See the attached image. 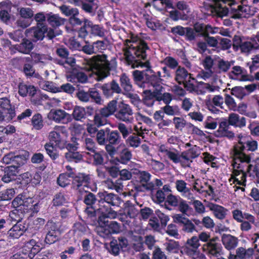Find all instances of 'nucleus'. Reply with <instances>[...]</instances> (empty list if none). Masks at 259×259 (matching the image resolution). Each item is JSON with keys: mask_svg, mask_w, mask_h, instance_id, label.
I'll return each instance as SVG.
<instances>
[{"mask_svg": "<svg viewBox=\"0 0 259 259\" xmlns=\"http://www.w3.org/2000/svg\"><path fill=\"white\" fill-rule=\"evenodd\" d=\"M134 174L138 175V178L141 184H147L151 182H149L151 175L148 171L144 170H140L138 169H132Z\"/></svg>", "mask_w": 259, "mask_h": 259, "instance_id": "nucleus-57", "label": "nucleus"}, {"mask_svg": "<svg viewBox=\"0 0 259 259\" xmlns=\"http://www.w3.org/2000/svg\"><path fill=\"white\" fill-rule=\"evenodd\" d=\"M215 3V11L218 14V16L220 17H223L224 16H227L229 14V9L227 7L223 8L221 4H219V2H223L224 4H228L231 8L233 5H235L237 4L236 0H216Z\"/></svg>", "mask_w": 259, "mask_h": 259, "instance_id": "nucleus-36", "label": "nucleus"}, {"mask_svg": "<svg viewBox=\"0 0 259 259\" xmlns=\"http://www.w3.org/2000/svg\"><path fill=\"white\" fill-rule=\"evenodd\" d=\"M113 106L111 104L95 110L93 122L97 126H102L107 123V118L113 115Z\"/></svg>", "mask_w": 259, "mask_h": 259, "instance_id": "nucleus-18", "label": "nucleus"}, {"mask_svg": "<svg viewBox=\"0 0 259 259\" xmlns=\"http://www.w3.org/2000/svg\"><path fill=\"white\" fill-rule=\"evenodd\" d=\"M179 198L173 195L170 193L167 195L166 199L163 204H161V206H164V207L168 210H170L171 208L168 207V205L173 207H176L179 204Z\"/></svg>", "mask_w": 259, "mask_h": 259, "instance_id": "nucleus-63", "label": "nucleus"}, {"mask_svg": "<svg viewBox=\"0 0 259 259\" xmlns=\"http://www.w3.org/2000/svg\"><path fill=\"white\" fill-rule=\"evenodd\" d=\"M128 245L127 239L123 236H120L117 239H113L107 248L108 252L114 256H117L121 251H124Z\"/></svg>", "mask_w": 259, "mask_h": 259, "instance_id": "nucleus-21", "label": "nucleus"}, {"mask_svg": "<svg viewBox=\"0 0 259 259\" xmlns=\"http://www.w3.org/2000/svg\"><path fill=\"white\" fill-rule=\"evenodd\" d=\"M31 124L35 130H40L44 127V120L41 114L35 113L31 119Z\"/></svg>", "mask_w": 259, "mask_h": 259, "instance_id": "nucleus-58", "label": "nucleus"}, {"mask_svg": "<svg viewBox=\"0 0 259 259\" xmlns=\"http://www.w3.org/2000/svg\"><path fill=\"white\" fill-rule=\"evenodd\" d=\"M164 158L174 163H180L182 166V160L181 158V153L175 148H168L165 145H161L158 149Z\"/></svg>", "mask_w": 259, "mask_h": 259, "instance_id": "nucleus-23", "label": "nucleus"}, {"mask_svg": "<svg viewBox=\"0 0 259 259\" xmlns=\"http://www.w3.org/2000/svg\"><path fill=\"white\" fill-rule=\"evenodd\" d=\"M97 197L99 205L103 209L104 211H106L108 208L112 210L111 206H118L120 200L118 195L105 191L99 192Z\"/></svg>", "mask_w": 259, "mask_h": 259, "instance_id": "nucleus-12", "label": "nucleus"}, {"mask_svg": "<svg viewBox=\"0 0 259 259\" xmlns=\"http://www.w3.org/2000/svg\"><path fill=\"white\" fill-rule=\"evenodd\" d=\"M40 246L34 239H30L26 242L22 247L21 252L25 256H27L30 259L40 251Z\"/></svg>", "mask_w": 259, "mask_h": 259, "instance_id": "nucleus-26", "label": "nucleus"}, {"mask_svg": "<svg viewBox=\"0 0 259 259\" xmlns=\"http://www.w3.org/2000/svg\"><path fill=\"white\" fill-rule=\"evenodd\" d=\"M170 192H171V190L169 186L165 185L162 189L158 190L155 194L153 195L152 199L158 204L164 203Z\"/></svg>", "mask_w": 259, "mask_h": 259, "instance_id": "nucleus-38", "label": "nucleus"}, {"mask_svg": "<svg viewBox=\"0 0 259 259\" xmlns=\"http://www.w3.org/2000/svg\"><path fill=\"white\" fill-rule=\"evenodd\" d=\"M85 194L83 197V202L87 205L84 210V212L87 217V219L95 222L97 220V217L103 213L104 210L100 206L98 202V198L94 193L84 191Z\"/></svg>", "mask_w": 259, "mask_h": 259, "instance_id": "nucleus-7", "label": "nucleus"}, {"mask_svg": "<svg viewBox=\"0 0 259 259\" xmlns=\"http://www.w3.org/2000/svg\"><path fill=\"white\" fill-rule=\"evenodd\" d=\"M173 219L174 222L178 225L181 231L186 233H191L196 231L194 223L184 215L177 214L174 216Z\"/></svg>", "mask_w": 259, "mask_h": 259, "instance_id": "nucleus-22", "label": "nucleus"}, {"mask_svg": "<svg viewBox=\"0 0 259 259\" xmlns=\"http://www.w3.org/2000/svg\"><path fill=\"white\" fill-rule=\"evenodd\" d=\"M193 29L196 33H198L197 36L199 37H203V34L204 33H210L211 34L215 33L213 28L209 24L205 25L203 23L197 22L194 24Z\"/></svg>", "mask_w": 259, "mask_h": 259, "instance_id": "nucleus-43", "label": "nucleus"}, {"mask_svg": "<svg viewBox=\"0 0 259 259\" xmlns=\"http://www.w3.org/2000/svg\"><path fill=\"white\" fill-rule=\"evenodd\" d=\"M44 230L46 233L45 241L47 244H52L58 240L61 233L59 223L49 220L45 225Z\"/></svg>", "mask_w": 259, "mask_h": 259, "instance_id": "nucleus-13", "label": "nucleus"}, {"mask_svg": "<svg viewBox=\"0 0 259 259\" xmlns=\"http://www.w3.org/2000/svg\"><path fill=\"white\" fill-rule=\"evenodd\" d=\"M105 184L108 189L115 190L117 192L122 190L123 185L121 181L119 179L114 181L111 179H108L105 181Z\"/></svg>", "mask_w": 259, "mask_h": 259, "instance_id": "nucleus-60", "label": "nucleus"}, {"mask_svg": "<svg viewBox=\"0 0 259 259\" xmlns=\"http://www.w3.org/2000/svg\"><path fill=\"white\" fill-rule=\"evenodd\" d=\"M248 8L246 5H239L237 8H231L229 17L234 19H239L243 17V14H248Z\"/></svg>", "mask_w": 259, "mask_h": 259, "instance_id": "nucleus-47", "label": "nucleus"}, {"mask_svg": "<svg viewBox=\"0 0 259 259\" xmlns=\"http://www.w3.org/2000/svg\"><path fill=\"white\" fill-rule=\"evenodd\" d=\"M47 20L48 23L53 27H57L64 24L65 19L62 18L58 14L52 12L47 14Z\"/></svg>", "mask_w": 259, "mask_h": 259, "instance_id": "nucleus-46", "label": "nucleus"}, {"mask_svg": "<svg viewBox=\"0 0 259 259\" xmlns=\"http://www.w3.org/2000/svg\"><path fill=\"white\" fill-rule=\"evenodd\" d=\"M222 241L227 249L231 250L237 247L238 239L231 234H224L222 237Z\"/></svg>", "mask_w": 259, "mask_h": 259, "instance_id": "nucleus-41", "label": "nucleus"}, {"mask_svg": "<svg viewBox=\"0 0 259 259\" xmlns=\"http://www.w3.org/2000/svg\"><path fill=\"white\" fill-rule=\"evenodd\" d=\"M132 187V188L131 190L128 189V194L130 196L136 197L139 192L153 190L155 189V186L153 183H150L147 184H134Z\"/></svg>", "mask_w": 259, "mask_h": 259, "instance_id": "nucleus-34", "label": "nucleus"}, {"mask_svg": "<svg viewBox=\"0 0 259 259\" xmlns=\"http://www.w3.org/2000/svg\"><path fill=\"white\" fill-rule=\"evenodd\" d=\"M15 208V209L10 212L9 218L7 219V220H10V225L12 223L20 224L24 217V213L23 211H21L19 208Z\"/></svg>", "mask_w": 259, "mask_h": 259, "instance_id": "nucleus-49", "label": "nucleus"}, {"mask_svg": "<svg viewBox=\"0 0 259 259\" xmlns=\"http://www.w3.org/2000/svg\"><path fill=\"white\" fill-rule=\"evenodd\" d=\"M69 176L72 179V185L74 189L80 193L84 187L89 188L91 183V176L84 172H69Z\"/></svg>", "mask_w": 259, "mask_h": 259, "instance_id": "nucleus-14", "label": "nucleus"}, {"mask_svg": "<svg viewBox=\"0 0 259 259\" xmlns=\"http://www.w3.org/2000/svg\"><path fill=\"white\" fill-rule=\"evenodd\" d=\"M17 88L20 96L23 98L28 96L31 99V102L35 105H41L42 100L48 98L47 95L37 93L36 88L33 85L27 84L22 80L18 82Z\"/></svg>", "mask_w": 259, "mask_h": 259, "instance_id": "nucleus-8", "label": "nucleus"}, {"mask_svg": "<svg viewBox=\"0 0 259 259\" xmlns=\"http://www.w3.org/2000/svg\"><path fill=\"white\" fill-rule=\"evenodd\" d=\"M202 250L210 257H218L223 254V247L218 237L210 239L203 245Z\"/></svg>", "mask_w": 259, "mask_h": 259, "instance_id": "nucleus-17", "label": "nucleus"}, {"mask_svg": "<svg viewBox=\"0 0 259 259\" xmlns=\"http://www.w3.org/2000/svg\"><path fill=\"white\" fill-rule=\"evenodd\" d=\"M131 151L127 148H123L116 156V160L122 163H127L132 158Z\"/></svg>", "mask_w": 259, "mask_h": 259, "instance_id": "nucleus-51", "label": "nucleus"}, {"mask_svg": "<svg viewBox=\"0 0 259 259\" xmlns=\"http://www.w3.org/2000/svg\"><path fill=\"white\" fill-rule=\"evenodd\" d=\"M117 215L116 212L110 208H107L106 211L103 212L97 217V221L99 226L97 228L98 234L103 237H109L112 234H118L121 231L120 224L116 221H106L108 218H115Z\"/></svg>", "mask_w": 259, "mask_h": 259, "instance_id": "nucleus-3", "label": "nucleus"}, {"mask_svg": "<svg viewBox=\"0 0 259 259\" xmlns=\"http://www.w3.org/2000/svg\"><path fill=\"white\" fill-rule=\"evenodd\" d=\"M98 0H83L81 8L86 13L93 16L99 8Z\"/></svg>", "mask_w": 259, "mask_h": 259, "instance_id": "nucleus-35", "label": "nucleus"}, {"mask_svg": "<svg viewBox=\"0 0 259 259\" xmlns=\"http://www.w3.org/2000/svg\"><path fill=\"white\" fill-rule=\"evenodd\" d=\"M96 139L99 144L105 145V149L110 156H114L117 153L114 146L118 145L121 141L118 131L108 127L100 130L97 134Z\"/></svg>", "mask_w": 259, "mask_h": 259, "instance_id": "nucleus-5", "label": "nucleus"}, {"mask_svg": "<svg viewBox=\"0 0 259 259\" xmlns=\"http://www.w3.org/2000/svg\"><path fill=\"white\" fill-rule=\"evenodd\" d=\"M108 104H111L113 105V109L114 108L113 114H114L117 119L129 122L133 120V109L128 104L123 102H120L117 104L116 100L110 101Z\"/></svg>", "mask_w": 259, "mask_h": 259, "instance_id": "nucleus-10", "label": "nucleus"}, {"mask_svg": "<svg viewBox=\"0 0 259 259\" xmlns=\"http://www.w3.org/2000/svg\"><path fill=\"white\" fill-rule=\"evenodd\" d=\"M90 65L99 79L101 80L109 76L111 70L116 68V59L112 57L110 60H108L106 55H98L91 59Z\"/></svg>", "mask_w": 259, "mask_h": 259, "instance_id": "nucleus-4", "label": "nucleus"}, {"mask_svg": "<svg viewBox=\"0 0 259 259\" xmlns=\"http://www.w3.org/2000/svg\"><path fill=\"white\" fill-rule=\"evenodd\" d=\"M175 80L179 84L183 85L188 91L192 92L195 89L194 82L196 79L192 76V74L189 73L183 67L179 66L177 68Z\"/></svg>", "mask_w": 259, "mask_h": 259, "instance_id": "nucleus-11", "label": "nucleus"}, {"mask_svg": "<svg viewBox=\"0 0 259 259\" xmlns=\"http://www.w3.org/2000/svg\"><path fill=\"white\" fill-rule=\"evenodd\" d=\"M200 245L198 237L194 236L187 240L185 246L183 248V251L185 254L194 259L202 258L204 255L198 250Z\"/></svg>", "mask_w": 259, "mask_h": 259, "instance_id": "nucleus-19", "label": "nucleus"}, {"mask_svg": "<svg viewBox=\"0 0 259 259\" xmlns=\"http://www.w3.org/2000/svg\"><path fill=\"white\" fill-rule=\"evenodd\" d=\"M100 89L102 91L104 96L106 98L112 97L114 94H119L122 93L121 87L114 79L107 83H104L100 87Z\"/></svg>", "mask_w": 259, "mask_h": 259, "instance_id": "nucleus-25", "label": "nucleus"}, {"mask_svg": "<svg viewBox=\"0 0 259 259\" xmlns=\"http://www.w3.org/2000/svg\"><path fill=\"white\" fill-rule=\"evenodd\" d=\"M13 5L10 1H6L1 3L0 20L4 23L10 21L12 15V8Z\"/></svg>", "mask_w": 259, "mask_h": 259, "instance_id": "nucleus-29", "label": "nucleus"}, {"mask_svg": "<svg viewBox=\"0 0 259 259\" xmlns=\"http://www.w3.org/2000/svg\"><path fill=\"white\" fill-rule=\"evenodd\" d=\"M87 226L85 224L80 222H76L74 224L72 232V235L75 239H79L87 232Z\"/></svg>", "mask_w": 259, "mask_h": 259, "instance_id": "nucleus-45", "label": "nucleus"}, {"mask_svg": "<svg viewBox=\"0 0 259 259\" xmlns=\"http://www.w3.org/2000/svg\"><path fill=\"white\" fill-rule=\"evenodd\" d=\"M164 114L169 116L179 115L181 114L180 109L178 105L170 106L165 105L161 108Z\"/></svg>", "mask_w": 259, "mask_h": 259, "instance_id": "nucleus-62", "label": "nucleus"}, {"mask_svg": "<svg viewBox=\"0 0 259 259\" xmlns=\"http://www.w3.org/2000/svg\"><path fill=\"white\" fill-rule=\"evenodd\" d=\"M169 220V218L167 215L157 209L155 211L154 215L150 219L149 225L153 230H158L160 228L165 227Z\"/></svg>", "mask_w": 259, "mask_h": 259, "instance_id": "nucleus-20", "label": "nucleus"}, {"mask_svg": "<svg viewBox=\"0 0 259 259\" xmlns=\"http://www.w3.org/2000/svg\"><path fill=\"white\" fill-rule=\"evenodd\" d=\"M3 161L7 164L23 165L25 163L26 159L23 155H16L14 153L10 152L4 156Z\"/></svg>", "mask_w": 259, "mask_h": 259, "instance_id": "nucleus-33", "label": "nucleus"}, {"mask_svg": "<svg viewBox=\"0 0 259 259\" xmlns=\"http://www.w3.org/2000/svg\"><path fill=\"white\" fill-rule=\"evenodd\" d=\"M208 207L214 216L220 220L225 219L229 211L227 208L224 206L212 203H210Z\"/></svg>", "mask_w": 259, "mask_h": 259, "instance_id": "nucleus-37", "label": "nucleus"}, {"mask_svg": "<svg viewBox=\"0 0 259 259\" xmlns=\"http://www.w3.org/2000/svg\"><path fill=\"white\" fill-rule=\"evenodd\" d=\"M32 30L33 40L36 42L44 39L48 30V26H36Z\"/></svg>", "mask_w": 259, "mask_h": 259, "instance_id": "nucleus-52", "label": "nucleus"}, {"mask_svg": "<svg viewBox=\"0 0 259 259\" xmlns=\"http://www.w3.org/2000/svg\"><path fill=\"white\" fill-rule=\"evenodd\" d=\"M158 90L146 89L143 92L142 96L143 103L148 107H151L155 101H157Z\"/></svg>", "mask_w": 259, "mask_h": 259, "instance_id": "nucleus-32", "label": "nucleus"}, {"mask_svg": "<svg viewBox=\"0 0 259 259\" xmlns=\"http://www.w3.org/2000/svg\"><path fill=\"white\" fill-rule=\"evenodd\" d=\"M85 109L83 107L76 106L73 111L72 116L75 120H81L85 118Z\"/></svg>", "mask_w": 259, "mask_h": 259, "instance_id": "nucleus-64", "label": "nucleus"}, {"mask_svg": "<svg viewBox=\"0 0 259 259\" xmlns=\"http://www.w3.org/2000/svg\"><path fill=\"white\" fill-rule=\"evenodd\" d=\"M16 109L10 96L0 98V122L12 121L16 116Z\"/></svg>", "mask_w": 259, "mask_h": 259, "instance_id": "nucleus-9", "label": "nucleus"}, {"mask_svg": "<svg viewBox=\"0 0 259 259\" xmlns=\"http://www.w3.org/2000/svg\"><path fill=\"white\" fill-rule=\"evenodd\" d=\"M45 223V219L41 218H36L28 224L26 227V233L32 236L36 235L43 228Z\"/></svg>", "mask_w": 259, "mask_h": 259, "instance_id": "nucleus-28", "label": "nucleus"}, {"mask_svg": "<svg viewBox=\"0 0 259 259\" xmlns=\"http://www.w3.org/2000/svg\"><path fill=\"white\" fill-rule=\"evenodd\" d=\"M65 157L67 161L70 162L79 163L83 160L82 155L77 151L65 153Z\"/></svg>", "mask_w": 259, "mask_h": 259, "instance_id": "nucleus-59", "label": "nucleus"}, {"mask_svg": "<svg viewBox=\"0 0 259 259\" xmlns=\"http://www.w3.org/2000/svg\"><path fill=\"white\" fill-rule=\"evenodd\" d=\"M120 84L125 94H131L134 90L129 77L125 73H122L120 76Z\"/></svg>", "mask_w": 259, "mask_h": 259, "instance_id": "nucleus-48", "label": "nucleus"}, {"mask_svg": "<svg viewBox=\"0 0 259 259\" xmlns=\"http://www.w3.org/2000/svg\"><path fill=\"white\" fill-rule=\"evenodd\" d=\"M228 122L230 125L236 127H242L246 125V119L244 117H240V116L234 113L229 114Z\"/></svg>", "mask_w": 259, "mask_h": 259, "instance_id": "nucleus-44", "label": "nucleus"}, {"mask_svg": "<svg viewBox=\"0 0 259 259\" xmlns=\"http://www.w3.org/2000/svg\"><path fill=\"white\" fill-rule=\"evenodd\" d=\"M91 29V33L94 35L102 37L104 36L105 32L103 27L99 25H94L92 21L84 18L83 24L78 31V36L81 38H85L89 34L88 29Z\"/></svg>", "mask_w": 259, "mask_h": 259, "instance_id": "nucleus-16", "label": "nucleus"}, {"mask_svg": "<svg viewBox=\"0 0 259 259\" xmlns=\"http://www.w3.org/2000/svg\"><path fill=\"white\" fill-rule=\"evenodd\" d=\"M21 71L27 78L31 77L37 78L39 77V73L35 71L33 64H23Z\"/></svg>", "mask_w": 259, "mask_h": 259, "instance_id": "nucleus-53", "label": "nucleus"}, {"mask_svg": "<svg viewBox=\"0 0 259 259\" xmlns=\"http://www.w3.org/2000/svg\"><path fill=\"white\" fill-rule=\"evenodd\" d=\"M87 154L91 157L94 165L101 166L105 164L104 158L107 156V154L104 151L97 149L93 152Z\"/></svg>", "mask_w": 259, "mask_h": 259, "instance_id": "nucleus-39", "label": "nucleus"}, {"mask_svg": "<svg viewBox=\"0 0 259 259\" xmlns=\"http://www.w3.org/2000/svg\"><path fill=\"white\" fill-rule=\"evenodd\" d=\"M67 79L74 84L78 83H84L88 82V77L82 70L73 69L67 75Z\"/></svg>", "mask_w": 259, "mask_h": 259, "instance_id": "nucleus-27", "label": "nucleus"}, {"mask_svg": "<svg viewBox=\"0 0 259 259\" xmlns=\"http://www.w3.org/2000/svg\"><path fill=\"white\" fill-rule=\"evenodd\" d=\"M255 249H256L255 248ZM254 252V247H250L245 249L243 247H239L236 250L237 256L239 259H250L252 257Z\"/></svg>", "mask_w": 259, "mask_h": 259, "instance_id": "nucleus-55", "label": "nucleus"}, {"mask_svg": "<svg viewBox=\"0 0 259 259\" xmlns=\"http://www.w3.org/2000/svg\"><path fill=\"white\" fill-rule=\"evenodd\" d=\"M233 219L237 222H242L243 220L253 221V215L249 213L243 212L241 210L236 209L232 211Z\"/></svg>", "mask_w": 259, "mask_h": 259, "instance_id": "nucleus-50", "label": "nucleus"}, {"mask_svg": "<svg viewBox=\"0 0 259 259\" xmlns=\"http://www.w3.org/2000/svg\"><path fill=\"white\" fill-rule=\"evenodd\" d=\"M146 34L140 33L137 35H132L130 39L125 41L126 47L123 49L124 56L128 65L133 67H145V81L143 89L153 88L154 90L163 89L161 85L162 79L157 76L151 69L149 60H147L148 51L150 48L146 39H150L149 36H144Z\"/></svg>", "mask_w": 259, "mask_h": 259, "instance_id": "nucleus-1", "label": "nucleus"}, {"mask_svg": "<svg viewBox=\"0 0 259 259\" xmlns=\"http://www.w3.org/2000/svg\"><path fill=\"white\" fill-rule=\"evenodd\" d=\"M48 118L57 123H66L69 121L70 115L63 110H52L48 114Z\"/></svg>", "mask_w": 259, "mask_h": 259, "instance_id": "nucleus-30", "label": "nucleus"}, {"mask_svg": "<svg viewBox=\"0 0 259 259\" xmlns=\"http://www.w3.org/2000/svg\"><path fill=\"white\" fill-rule=\"evenodd\" d=\"M51 143L47 142L44 145V148L47 154L53 161H55L59 157V151Z\"/></svg>", "mask_w": 259, "mask_h": 259, "instance_id": "nucleus-54", "label": "nucleus"}, {"mask_svg": "<svg viewBox=\"0 0 259 259\" xmlns=\"http://www.w3.org/2000/svg\"><path fill=\"white\" fill-rule=\"evenodd\" d=\"M23 177L27 179L26 181L27 183H31L33 186L39 184L41 180V174L39 172H35L32 174L27 172L23 174Z\"/></svg>", "mask_w": 259, "mask_h": 259, "instance_id": "nucleus-56", "label": "nucleus"}, {"mask_svg": "<svg viewBox=\"0 0 259 259\" xmlns=\"http://www.w3.org/2000/svg\"><path fill=\"white\" fill-rule=\"evenodd\" d=\"M21 165H11L4 168V175L2 178V181L6 183H8L16 179V177L19 172V168Z\"/></svg>", "mask_w": 259, "mask_h": 259, "instance_id": "nucleus-31", "label": "nucleus"}, {"mask_svg": "<svg viewBox=\"0 0 259 259\" xmlns=\"http://www.w3.org/2000/svg\"><path fill=\"white\" fill-rule=\"evenodd\" d=\"M67 137V132L64 126L55 127V130L49 133V142L56 147L62 150Z\"/></svg>", "mask_w": 259, "mask_h": 259, "instance_id": "nucleus-15", "label": "nucleus"}, {"mask_svg": "<svg viewBox=\"0 0 259 259\" xmlns=\"http://www.w3.org/2000/svg\"><path fill=\"white\" fill-rule=\"evenodd\" d=\"M200 154L199 147L194 145L190 148L181 153V158L182 160V166L190 167L193 160L198 157Z\"/></svg>", "mask_w": 259, "mask_h": 259, "instance_id": "nucleus-24", "label": "nucleus"}, {"mask_svg": "<svg viewBox=\"0 0 259 259\" xmlns=\"http://www.w3.org/2000/svg\"><path fill=\"white\" fill-rule=\"evenodd\" d=\"M237 141L231 150V165L233 170L229 182L240 186L246 184V172L249 170L250 163L254 161L258 143L250 136L238 135Z\"/></svg>", "mask_w": 259, "mask_h": 259, "instance_id": "nucleus-2", "label": "nucleus"}, {"mask_svg": "<svg viewBox=\"0 0 259 259\" xmlns=\"http://www.w3.org/2000/svg\"><path fill=\"white\" fill-rule=\"evenodd\" d=\"M145 71H141L136 70L133 71L132 74L134 80L139 87L143 88L145 81Z\"/></svg>", "mask_w": 259, "mask_h": 259, "instance_id": "nucleus-61", "label": "nucleus"}, {"mask_svg": "<svg viewBox=\"0 0 259 259\" xmlns=\"http://www.w3.org/2000/svg\"><path fill=\"white\" fill-rule=\"evenodd\" d=\"M33 48L32 42L27 38H23L20 44L16 45L14 47L15 50L24 54H29Z\"/></svg>", "mask_w": 259, "mask_h": 259, "instance_id": "nucleus-40", "label": "nucleus"}, {"mask_svg": "<svg viewBox=\"0 0 259 259\" xmlns=\"http://www.w3.org/2000/svg\"><path fill=\"white\" fill-rule=\"evenodd\" d=\"M8 230L9 236L13 239L19 238L24 232L26 233V227L21 224H15Z\"/></svg>", "mask_w": 259, "mask_h": 259, "instance_id": "nucleus-42", "label": "nucleus"}, {"mask_svg": "<svg viewBox=\"0 0 259 259\" xmlns=\"http://www.w3.org/2000/svg\"><path fill=\"white\" fill-rule=\"evenodd\" d=\"M14 208H19L25 213H29L32 216L39 211V202L32 197H27L25 194H20L12 202Z\"/></svg>", "mask_w": 259, "mask_h": 259, "instance_id": "nucleus-6", "label": "nucleus"}]
</instances>
